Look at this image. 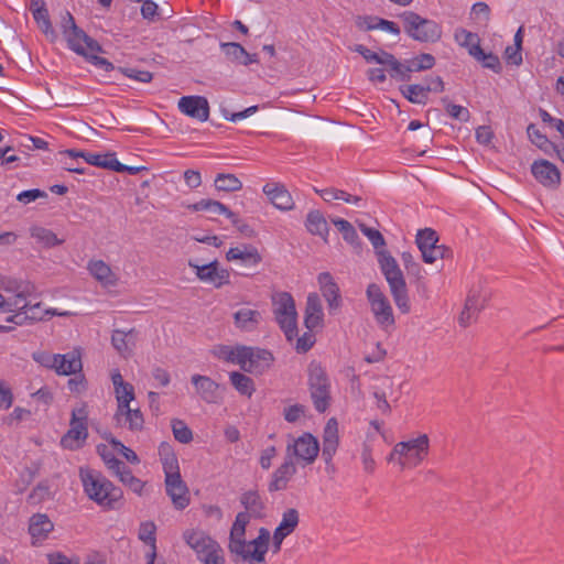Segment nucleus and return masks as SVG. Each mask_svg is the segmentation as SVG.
<instances>
[{
  "instance_id": "nucleus-28",
  "label": "nucleus",
  "mask_w": 564,
  "mask_h": 564,
  "mask_svg": "<svg viewBox=\"0 0 564 564\" xmlns=\"http://www.w3.org/2000/svg\"><path fill=\"white\" fill-rule=\"evenodd\" d=\"M55 372L59 376L76 375L82 371L83 362L82 356L78 350H73L67 354H57Z\"/></svg>"
},
{
  "instance_id": "nucleus-16",
  "label": "nucleus",
  "mask_w": 564,
  "mask_h": 564,
  "mask_svg": "<svg viewBox=\"0 0 564 564\" xmlns=\"http://www.w3.org/2000/svg\"><path fill=\"white\" fill-rule=\"evenodd\" d=\"M69 313L64 312L59 313L56 310H45L42 307L41 302L31 303L28 305L25 311H22L20 313H15L7 318V322L14 323L17 325H22L26 321L30 322H40L44 321L51 316L58 315V316H67Z\"/></svg>"
},
{
  "instance_id": "nucleus-12",
  "label": "nucleus",
  "mask_w": 564,
  "mask_h": 564,
  "mask_svg": "<svg viewBox=\"0 0 564 564\" xmlns=\"http://www.w3.org/2000/svg\"><path fill=\"white\" fill-rule=\"evenodd\" d=\"M438 236L435 230L431 228L421 229L416 235V243L422 253V259L425 263H434L437 259L443 258L444 247L437 245Z\"/></svg>"
},
{
  "instance_id": "nucleus-57",
  "label": "nucleus",
  "mask_w": 564,
  "mask_h": 564,
  "mask_svg": "<svg viewBox=\"0 0 564 564\" xmlns=\"http://www.w3.org/2000/svg\"><path fill=\"white\" fill-rule=\"evenodd\" d=\"M116 400L118 403L117 409L130 406V402L134 400V388L131 383H127L118 390H115Z\"/></svg>"
},
{
  "instance_id": "nucleus-36",
  "label": "nucleus",
  "mask_w": 564,
  "mask_h": 564,
  "mask_svg": "<svg viewBox=\"0 0 564 564\" xmlns=\"http://www.w3.org/2000/svg\"><path fill=\"white\" fill-rule=\"evenodd\" d=\"M435 65V58L429 53H423L417 57L408 62L406 65L402 64L400 80H410V73L431 69Z\"/></svg>"
},
{
  "instance_id": "nucleus-20",
  "label": "nucleus",
  "mask_w": 564,
  "mask_h": 564,
  "mask_svg": "<svg viewBox=\"0 0 564 564\" xmlns=\"http://www.w3.org/2000/svg\"><path fill=\"white\" fill-rule=\"evenodd\" d=\"M186 544L196 553L197 557L204 556L219 544L202 530L188 529L183 533Z\"/></svg>"
},
{
  "instance_id": "nucleus-58",
  "label": "nucleus",
  "mask_w": 564,
  "mask_h": 564,
  "mask_svg": "<svg viewBox=\"0 0 564 564\" xmlns=\"http://www.w3.org/2000/svg\"><path fill=\"white\" fill-rule=\"evenodd\" d=\"M220 47L226 56L232 62L240 63L243 56L247 55V51L243 46L236 42L221 43Z\"/></svg>"
},
{
  "instance_id": "nucleus-7",
  "label": "nucleus",
  "mask_w": 564,
  "mask_h": 564,
  "mask_svg": "<svg viewBox=\"0 0 564 564\" xmlns=\"http://www.w3.org/2000/svg\"><path fill=\"white\" fill-rule=\"evenodd\" d=\"M87 419L86 404H82L72 411L70 427L61 440V445L64 448L74 451L83 446L88 436Z\"/></svg>"
},
{
  "instance_id": "nucleus-30",
  "label": "nucleus",
  "mask_w": 564,
  "mask_h": 564,
  "mask_svg": "<svg viewBox=\"0 0 564 564\" xmlns=\"http://www.w3.org/2000/svg\"><path fill=\"white\" fill-rule=\"evenodd\" d=\"M87 270L104 286H115L118 283V276L102 260H90Z\"/></svg>"
},
{
  "instance_id": "nucleus-4",
  "label": "nucleus",
  "mask_w": 564,
  "mask_h": 564,
  "mask_svg": "<svg viewBox=\"0 0 564 564\" xmlns=\"http://www.w3.org/2000/svg\"><path fill=\"white\" fill-rule=\"evenodd\" d=\"M273 314L286 339L292 341L297 336V312L293 296L289 292L272 295Z\"/></svg>"
},
{
  "instance_id": "nucleus-29",
  "label": "nucleus",
  "mask_w": 564,
  "mask_h": 564,
  "mask_svg": "<svg viewBox=\"0 0 564 564\" xmlns=\"http://www.w3.org/2000/svg\"><path fill=\"white\" fill-rule=\"evenodd\" d=\"M318 283L323 296L328 303L329 310H338L341 304L339 288L328 272L318 275Z\"/></svg>"
},
{
  "instance_id": "nucleus-22",
  "label": "nucleus",
  "mask_w": 564,
  "mask_h": 564,
  "mask_svg": "<svg viewBox=\"0 0 564 564\" xmlns=\"http://www.w3.org/2000/svg\"><path fill=\"white\" fill-rule=\"evenodd\" d=\"M252 516L248 514L247 512H239L236 516L235 522L230 530V538H229V551L232 554H237V552L243 551L245 547V534H246V527L248 525L250 518Z\"/></svg>"
},
{
  "instance_id": "nucleus-46",
  "label": "nucleus",
  "mask_w": 564,
  "mask_h": 564,
  "mask_svg": "<svg viewBox=\"0 0 564 564\" xmlns=\"http://www.w3.org/2000/svg\"><path fill=\"white\" fill-rule=\"evenodd\" d=\"M32 14L41 31L45 34L46 37L54 42L57 39V35L52 25L47 9L42 11L36 9Z\"/></svg>"
},
{
  "instance_id": "nucleus-42",
  "label": "nucleus",
  "mask_w": 564,
  "mask_h": 564,
  "mask_svg": "<svg viewBox=\"0 0 564 564\" xmlns=\"http://www.w3.org/2000/svg\"><path fill=\"white\" fill-rule=\"evenodd\" d=\"M401 94L412 104L425 105L430 88L426 85L412 84L400 87Z\"/></svg>"
},
{
  "instance_id": "nucleus-34",
  "label": "nucleus",
  "mask_w": 564,
  "mask_h": 564,
  "mask_svg": "<svg viewBox=\"0 0 564 564\" xmlns=\"http://www.w3.org/2000/svg\"><path fill=\"white\" fill-rule=\"evenodd\" d=\"M262 319V315L257 310L242 307L234 314L235 326L243 332H253Z\"/></svg>"
},
{
  "instance_id": "nucleus-13",
  "label": "nucleus",
  "mask_w": 564,
  "mask_h": 564,
  "mask_svg": "<svg viewBox=\"0 0 564 564\" xmlns=\"http://www.w3.org/2000/svg\"><path fill=\"white\" fill-rule=\"evenodd\" d=\"M270 538L271 535L269 530L261 528L259 530V535L250 542L245 541L243 551L237 552L236 555L240 556L243 561L249 562L250 564L264 562Z\"/></svg>"
},
{
  "instance_id": "nucleus-47",
  "label": "nucleus",
  "mask_w": 564,
  "mask_h": 564,
  "mask_svg": "<svg viewBox=\"0 0 564 564\" xmlns=\"http://www.w3.org/2000/svg\"><path fill=\"white\" fill-rule=\"evenodd\" d=\"M529 139L541 150L547 152L549 149H555V145L544 135L534 123H530L527 128Z\"/></svg>"
},
{
  "instance_id": "nucleus-38",
  "label": "nucleus",
  "mask_w": 564,
  "mask_h": 564,
  "mask_svg": "<svg viewBox=\"0 0 564 564\" xmlns=\"http://www.w3.org/2000/svg\"><path fill=\"white\" fill-rule=\"evenodd\" d=\"M305 227L310 234L319 236L326 241L328 235V224L319 210H311L307 214Z\"/></svg>"
},
{
  "instance_id": "nucleus-63",
  "label": "nucleus",
  "mask_w": 564,
  "mask_h": 564,
  "mask_svg": "<svg viewBox=\"0 0 564 564\" xmlns=\"http://www.w3.org/2000/svg\"><path fill=\"white\" fill-rule=\"evenodd\" d=\"M118 70L124 76L141 83H150L153 78L152 73L147 70H138L130 67H119Z\"/></svg>"
},
{
  "instance_id": "nucleus-3",
  "label": "nucleus",
  "mask_w": 564,
  "mask_h": 564,
  "mask_svg": "<svg viewBox=\"0 0 564 564\" xmlns=\"http://www.w3.org/2000/svg\"><path fill=\"white\" fill-rule=\"evenodd\" d=\"M404 32L414 41L435 43L441 40L442 26L433 20L422 18L414 11H404L399 15Z\"/></svg>"
},
{
  "instance_id": "nucleus-40",
  "label": "nucleus",
  "mask_w": 564,
  "mask_h": 564,
  "mask_svg": "<svg viewBox=\"0 0 564 564\" xmlns=\"http://www.w3.org/2000/svg\"><path fill=\"white\" fill-rule=\"evenodd\" d=\"M30 236L43 248H54L63 245L65 241L58 238L51 229L41 226L31 227Z\"/></svg>"
},
{
  "instance_id": "nucleus-37",
  "label": "nucleus",
  "mask_w": 564,
  "mask_h": 564,
  "mask_svg": "<svg viewBox=\"0 0 564 564\" xmlns=\"http://www.w3.org/2000/svg\"><path fill=\"white\" fill-rule=\"evenodd\" d=\"M240 502L245 507L248 514L253 518H263L265 505L257 490H248L240 497Z\"/></svg>"
},
{
  "instance_id": "nucleus-35",
  "label": "nucleus",
  "mask_w": 564,
  "mask_h": 564,
  "mask_svg": "<svg viewBox=\"0 0 564 564\" xmlns=\"http://www.w3.org/2000/svg\"><path fill=\"white\" fill-rule=\"evenodd\" d=\"M430 438L421 434L416 438L409 440V460L412 467L421 464L429 455Z\"/></svg>"
},
{
  "instance_id": "nucleus-6",
  "label": "nucleus",
  "mask_w": 564,
  "mask_h": 564,
  "mask_svg": "<svg viewBox=\"0 0 564 564\" xmlns=\"http://www.w3.org/2000/svg\"><path fill=\"white\" fill-rule=\"evenodd\" d=\"M366 295L375 321L380 328L388 330L393 327L395 324L393 308L381 288L376 283H370Z\"/></svg>"
},
{
  "instance_id": "nucleus-50",
  "label": "nucleus",
  "mask_w": 564,
  "mask_h": 564,
  "mask_svg": "<svg viewBox=\"0 0 564 564\" xmlns=\"http://www.w3.org/2000/svg\"><path fill=\"white\" fill-rule=\"evenodd\" d=\"M191 208L193 210H210L214 214H227L228 217L235 216V214L231 213L225 205L210 199H202L200 202L192 205Z\"/></svg>"
},
{
  "instance_id": "nucleus-39",
  "label": "nucleus",
  "mask_w": 564,
  "mask_h": 564,
  "mask_svg": "<svg viewBox=\"0 0 564 564\" xmlns=\"http://www.w3.org/2000/svg\"><path fill=\"white\" fill-rule=\"evenodd\" d=\"M159 454L165 477L180 475L178 460L171 445L167 443H162L159 447Z\"/></svg>"
},
{
  "instance_id": "nucleus-19",
  "label": "nucleus",
  "mask_w": 564,
  "mask_h": 564,
  "mask_svg": "<svg viewBox=\"0 0 564 564\" xmlns=\"http://www.w3.org/2000/svg\"><path fill=\"white\" fill-rule=\"evenodd\" d=\"M178 109L188 117L199 121H206L209 118V105L205 97L185 96L178 100Z\"/></svg>"
},
{
  "instance_id": "nucleus-27",
  "label": "nucleus",
  "mask_w": 564,
  "mask_h": 564,
  "mask_svg": "<svg viewBox=\"0 0 564 564\" xmlns=\"http://www.w3.org/2000/svg\"><path fill=\"white\" fill-rule=\"evenodd\" d=\"M296 474L294 462L285 456L284 463L273 473L272 480L269 484L270 491H280L288 488L289 481Z\"/></svg>"
},
{
  "instance_id": "nucleus-59",
  "label": "nucleus",
  "mask_w": 564,
  "mask_h": 564,
  "mask_svg": "<svg viewBox=\"0 0 564 564\" xmlns=\"http://www.w3.org/2000/svg\"><path fill=\"white\" fill-rule=\"evenodd\" d=\"M155 531H156V527H155L154 522H152V521L143 522V523H141L140 529H139V539L141 541H143L144 543H147L148 545H150V547H156Z\"/></svg>"
},
{
  "instance_id": "nucleus-44",
  "label": "nucleus",
  "mask_w": 564,
  "mask_h": 564,
  "mask_svg": "<svg viewBox=\"0 0 564 564\" xmlns=\"http://www.w3.org/2000/svg\"><path fill=\"white\" fill-rule=\"evenodd\" d=\"M229 379L234 388L242 395L250 398L256 388L253 380L245 373L232 371L229 375Z\"/></svg>"
},
{
  "instance_id": "nucleus-45",
  "label": "nucleus",
  "mask_w": 564,
  "mask_h": 564,
  "mask_svg": "<svg viewBox=\"0 0 564 564\" xmlns=\"http://www.w3.org/2000/svg\"><path fill=\"white\" fill-rule=\"evenodd\" d=\"M241 346L242 345H219L214 349V355L218 359L238 365L240 367L241 357H243Z\"/></svg>"
},
{
  "instance_id": "nucleus-14",
  "label": "nucleus",
  "mask_w": 564,
  "mask_h": 564,
  "mask_svg": "<svg viewBox=\"0 0 564 564\" xmlns=\"http://www.w3.org/2000/svg\"><path fill=\"white\" fill-rule=\"evenodd\" d=\"M339 444L338 436V422L332 417L327 421L324 433H323V448L322 458L326 464V471L328 474L335 473V466L333 464V457L335 456Z\"/></svg>"
},
{
  "instance_id": "nucleus-21",
  "label": "nucleus",
  "mask_w": 564,
  "mask_h": 564,
  "mask_svg": "<svg viewBox=\"0 0 564 564\" xmlns=\"http://www.w3.org/2000/svg\"><path fill=\"white\" fill-rule=\"evenodd\" d=\"M90 153L77 152L75 150H66L59 152V163L63 169L67 172L77 173V174H88L87 165H93L87 162V156Z\"/></svg>"
},
{
  "instance_id": "nucleus-23",
  "label": "nucleus",
  "mask_w": 564,
  "mask_h": 564,
  "mask_svg": "<svg viewBox=\"0 0 564 564\" xmlns=\"http://www.w3.org/2000/svg\"><path fill=\"white\" fill-rule=\"evenodd\" d=\"M196 393L207 403H218L220 400L219 384L213 379L202 375H193L191 378Z\"/></svg>"
},
{
  "instance_id": "nucleus-54",
  "label": "nucleus",
  "mask_w": 564,
  "mask_h": 564,
  "mask_svg": "<svg viewBox=\"0 0 564 564\" xmlns=\"http://www.w3.org/2000/svg\"><path fill=\"white\" fill-rule=\"evenodd\" d=\"M533 176H560L558 169L546 160H539L531 165Z\"/></svg>"
},
{
  "instance_id": "nucleus-24",
  "label": "nucleus",
  "mask_w": 564,
  "mask_h": 564,
  "mask_svg": "<svg viewBox=\"0 0 564 564\" xmlns=\"http://www.w3.org/2000/svg\"><path fill=\"white\" fill-rule=\"evenodd\" d=\"M324 313L321 299L317 293H310L306 300L304 324L308 330L323 325Z\"/></svg>"
},
{
  "instance_id": "nucleus-53",
  "label": "nucleus",
  "mask_w": 564,
  "mask_h": 564,
  "mask_svg": "<svg viewBox=\"0 0 564 564\" xmlns=\"http://www.w3.org/2000/svg\"><path fill=\"white\" fill-rule=\"evenodd\" d=\"M83 51H84V53H77V54L84 56L88 62H90L95 66L104 68L106 72H110V70L115 69V66L111 62L97 55L101 51L88 50L85 44L83 45Z\"/></svg>"
},
{
  "instance_id": "nucleus-5",
  "label": "nucleus",
  "mask_w": 564,
  "mask_h": 564,
  "mask_svg": "<svg viewBox=\"0 0 564 564\" xmlns=\"http://www.w3.org/2000/svg\"><path fill=\"white\" fill-rule=\"evenodd\" d=\"M308 387L316 411L325 412L329 406L330 384L326 371L314 361L308 366Z\"/></svg>"
},
{
  "instance_id": "nucleus-17",
  "label": "nucleus",
  "mask_w": 564,
  "mask_h": 564,
  "mask_svg": "<svg viewBox=\"0 0 564 564\" xmlns=\"http://www.w3.org/2000/svg\"><path fill=\"white\" fill-rule=\"evenodd\" d=\"M188 264L195 269L196 275L200 281L212 283L216 288H220L229 283L228 270L219 269L217 261H213L204 265L194 264L189 261Z\"/></svg>"
},
{
  "instance_id": "nucleus-8",
  "label": "nucleus",
  "mask_w": 564,
  "mask_h": 564,
  "mask_svg": "<svg viewBox=\"0 0 564 564\" xmlns=\"http://www.w3.org/2000/svg\"><path fill=\"white\" fill-rule=\"evenodd\" d=\"M62 32L68 43V46L75 53H84L83 45L85 44L88 50L101 51V45L93 37L88 36L82 29H79L70 12L66 11L61 22Z\"/></svg>"
},
{
  "instance_id": "nucleus-25",
  "label": "nucleus",
  "mask_w": 564,
  "mask_h": 564,
  "mask_svg": "<svg viewBox=\"0 0 564 564\" xmlns=\"http://www.w3.org/2000/svg\"><path fill=\"white\" fill-rule=\"evenodd\" d=\"M263 192L278 209L291 210L294 207L292 196L284 185L270 183L263 187Z\"/></svg>"
},
{
  "instance_id": "nucleus-51",
  "label": "nucleus",
  "mask_w": 564,
  "mask_h": 564,
  "mask_svg": "<svg viewBox=\"0 0 564 564\" xmlns=\"http://www.w3.org/2000/svg\"><path fill=\"white\" fill-rule=\"evenodd\" d=\"M358 226H359L360 231L372 243L373 248L376 249V254L377 256H378L379 251H386L384 250L386 240H384L382 234L379 230H377L375 228H370V227L366 226L365 224H359Z\"/></svg>"
},
{
  "instance_id": "nucleus-43",
  "label": "nucleus",
  "mask_w": 564,
  "mask_h": 564,
  "mask_svg": "<svg viewBox=\"0 0 564 564\" xmlns=\"http://www.w3.org/2000/svg\"><path fill=\"white\" fill-rule=\"evenodd\" d=\"M300 523V513L295 508L286 509L282 514V520L274 531L286 536L295 531Z\"/></svg>"
},
{
  "instance_id": "nucleus-33",
  "label": "nucleus",
  "mask_w": 564,
  "mask_h": 564,
  "mask_svg": "<svg viewBox=\"0 0 564 564\" xmlns=\"http://www.w3.org/2000/svg\"><path fill=\"white\" fill-rule=\"evenodd\" d=\"M53 528L54 524L46 514H33L29 523V532L33 539V544L45 540Z\"/></svg>"
},
{
  "instance_id": "nucleus-1",
  "label": "nucleus",
  "mask_w": 564,
  "mask_h": 564,
  "mask_svg": "<svg viewBox=\"0 0 564 564\" xmlns=\"http://www.w3.org/2000/svg\"><path fill=\"white\" fill-rule=\"evenodd\" d=\"M79 475L84 490L89 499L108 509L120 507L122 491L115 487L105 476L95 470L84 468H80Z\"/></svg>"
},
{
  "instance_id": "nucleus-55",
  "label": "nucleus",
  "mask_w": 564,
  "mask_h": 564,
  "mask_svg": "<svg viewBox=\"0 0 564 564\" xmlns=\"http://www.w3.org/2000/svg\"><path fill=\"white\" fill-rule=\"evenodd\" d=\"M397 457L401 469L412 467L409 460V441L399 442L394 445L393 451L390 454V460H393Z\"/></svg>"
},
{
  "instance_id": "nucleus-48",
  "label": "nucleus",
  "mask_w": 564,
  "mask_h": 564,
  "mask_svg": "<svg viewBox=\"0 0 564 564\" xmlns=\"http://www.w3.org/2000/svg\"><path fill=\"white\" fill-rule=\"evenodd\" d=\"M173 435L176 441L182 444H188L193 440L192 430L185 424L184 421L173 419L171 422Z\"/></svg>"
},
{
  "instance_id": "nucleus-26",
  "label": "nucleus",
  "mask_w": 564,
  "mask_h": 564,
  "mask_svg": "<svg viewBox=\"0 0 564 564\" xmlns=\"http://www.w3.org/2000/svg\"><path fill=\"white\" fill-rule=\"evenodd\" d=\"M115 420L119 426H126L132 432H140L144 425L143 414L139 408L117 409Z\"/></svg>"
},
{
  "instance_id": "nucleus-60",
  "label": "nucleus",
  "mask_w": 564,
  "mask_h": 564,
  "mask_svg": "<svg viewBox=\"0 0 564 564\" xmlns=\"http://www.w3.org/2000/svg\"><path fill=\"white\" fill-rule=\"evenodd\" d=\"M486 303V296L481 294L480 290H471L466 299L465 307L467 310L479 313Z\"/></svg>"
},
{
  "instance_id": "nucleus-11",
  "label": "nucleus",
  "mask_w": 564,
  "mask_h": 564,
  "mask_svg": "<svg viewBox=\"0 0 564 564\" xmlns=\"http://www.w3.org/2000/svg\"><path fill=\"white\" fill-rule=\"evenodd\" d=\"M319 452L318 441L310 433H305L293 440V443H290L286 446V455L289 458L293 460L296 458L300 462H303L305 465H311L315 462Z\"/></svg>"
},
{
  "instance_id": "nucleus-31",
  "label": "nucleus",
  "mask_w": 564,
  "mask_h": 564,
  "mask_svg": "<svg viewBox=\"0 0 564 564\" xmlns=\"http://www.w3.org/2000/svg\"><path fill=\"white\" fill-rule=\"evenodd\" d=\"M135 330L128 332L115 329L111 335V344L117 352L123 357L129 358L132 355L135 346Z\"/></svg>"
},
{
  "instance_id": "nucleus-9",
  "label": "nucleus",
  "mask_w": 564,
  "mask_h": 564,
  "mask_svg": "<svg viewBox=\"0 0 564 564\" xmlns=\"http://www.w3.org/2000/svg\"><path fill=\"white\" fill-rule=\"evenodd\" d=\"M242 356L240 361V369L245 372L252 375H262L273 364L274 357L268 349L241 346Z\"/></svg>"
},
{
  "instance_id": "nucleus-32",
  "label": "nucleus",
  "mask_w": 564,
  "mask_h": 564,
  "mask_svg": "<svg viewBox=\"0 0 564 564\" xmlns=\"http://www.w3.org/2000/svg\"><path fill=\"white\" fill-rule=\"evenodd\" d=\"M228 261H241L243 264L257 265L262 257L258 249L251 245H240L230 248L226 254Z\"/></svg>"
},
{
  "instance_id": "nucleus-64",
  "label": "nucleus",
  "mask_w": 564,
  "mask_h": 564,
  "mask_svg": "<svg viewBox=\"0 0 564 564\" xmlns=\"http://www.w3.org/2000/svg\"><path fill=\"white\" fill-rule=\"evenodd\" d=\"M197 558L202 564H225L224 551L220 545Z\"/></svg>"
},
{
  "instance_id": "nucleus-56",
  "label": "nucleus",
  "mask_w": 564,
  "mask_h": 564,
  "mask_svg": "<svg viewBox=\"0 0 564 564\" xmlns=\"http://www.w3.org/2000/svg\"><path fill=\"white\" fill-rule=\"evenodd\" d=\"M333 224L341 232L343 238L350 245H358V235L352 225L340 218L333 219Z\"/></svg>"
},
{
  "instance_id": "nucleus-49",
  "label": "nucleus",
  "mask_w": 564,
  "mask_h": 564,
  "mask_svg": "<svg viewBox=\"0 0 564 564\" xmlns=\"http://www.w3.org/2000/svg\"><path fill=\"white\" fill-rule=\"evenodd\" d=\"M377 56L379 58V61H377L378 64L389 67L391 77L400 78L402 64L391 53L381 50L377 52Z\"/></svg>"
},
{
  "instance_id": "nucleus-15",
  "label": "nucleus",
  "mask_w": 564,
  "mask_h": 564,
  "mask_svg": "<svg viewBox=\"0 0 564 564\" xmlns=\"http://www.w3.org/2000/svg\"><path fill=\"white\" fill-rule=\"evenodd\" d=\"M2 289L6 293L15 294V302L13 303L15 313L25 311L30 302H32V297L36 295V286L29 281L9 280L3 283Z\"/></svg>"
},
{
  "instance_id": "nucleus-10",
  "label": "nucleus",
  "mask_w": 564,
  "mask_h": 564,
  "mask_svg": "<svg viewBox=\"0 0 564 564\" xmlns=\"http://www.w3.org/2000/svg\"><path fill=\"white\" fill-rule=\"evenodd\" d=\"M87 162L94 164V166L108 170L113 173H127L130 175L139 174L142 172H149V167L138 164L130 160L126 163H121L117 160L115 152H107L102 154H89Z\"/></svg>"
},
{
  "instance_id": "nucleus-62",
  "label": "nucleus",
  "mask_w": 564,
  "mask_h": 564,
  "mask_svg": "<svg viewBox=\"0 0 564 564\" xmlns=\"http://www.w3.org/2000/svg\"><path fill=\"white\" fill-rule=\"evenodd\" d=\"M214 184L217 191L226 193L236 192L242 187L240 178H215Z\"/></svg>"
},
{
  "instance_id": "nucleus-2",
  "label": "nucleus",
  "mask_w": 564,
  "mask_h": 564,
  "mask_svg": "<svg viewBox=\"0 0 564 564\" xmlns=\"http://www.w3.org/2000/svg\"><path fill=\"white\" fill-rule=\"evenodd\" d=\"M378 262L389 284L395 305L402 313H409L410 302L406 283L397 260L388 251H379Z\"/></svg>"
},
{
  "instance_id": "nucleus-18",
  "label": "nucleus",
  "mask_w": 564,
  "mask_h": 564,
  "mask_svg": "<svg viewBox=\"0 0 564 564\" xmlns=\"http://www.w3.org/2000/svg\"><path fill=\"white\" fill-rule=\"evenodd\" d=\"M165 489L176 509L183 510L189 505V491L181 474L165 477Z\"/></svg>"
},
{
  "instance_id": "nucleus-41",
  "label": "nucleus",
  "mask_w": 564,
  "mask_h": 564,
  "mask_svg": "<svg viewBox=\"0 0 564 564\" xmlns=\"http://www.w3.org/2000/svg\"><path fill=\"white\" fill-rule=\"evenodd\" d=\"M455 40L459 45L466 47L473 57H475L476 54H482V48L479 45L480 40L476 33L465 29H458L455 32Z\"/></svg>"
},
{
  "instance_id": "nucleus-61",
  "label": "nucleus",
  "mask_w": 564,
  "mask_h": 564,
  "mask_svg": "<svg viewBox=\"0 0 564 564\" xmlns=\"http://www.w3.org/2000/svg\"><path fill=\"white\" fill-rule=\"evenodd\" d=\"M475 58L482 63V66L492 69L496 73L501 70V63L499 57L492 53L476 54Z\"/></svg>"
},
{
  "instance_id": "nucleus-52",
  "label": "nucleus",
  "mask_w": 564,
  "mask_h": 564,
  "mask_svg": "<svg viewBox=\"0 0 564 564\" xmlns=\"http://www.w3.org/2000/svg\"><path fill=\"white\" fill-rule=\"evenodd\" d=\"M442 104L445 107L446 112L449 117L453 119L460 120L463 122H467L470 118L469 110L465 107H462L459 105L452 104L448 99V97H443L441 99Z\"/></svg>"
}]
</instances>
